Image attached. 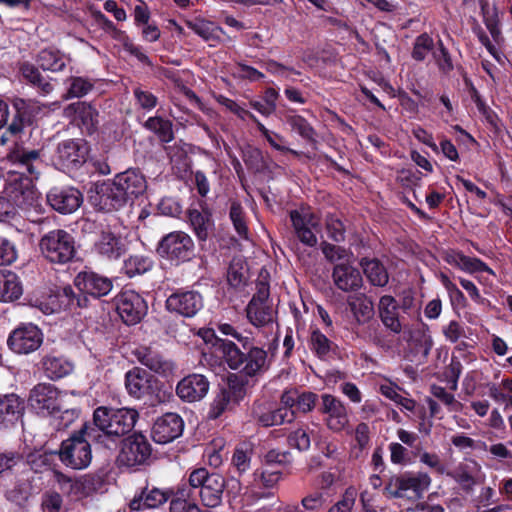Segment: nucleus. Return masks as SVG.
Instances as JSON below:
<instances>
[{
    "label": "nucleus",
    "instance_id": "f257e3e1",
    "mask_svg": "<svg viewBox=\"0 0 512 512\" xmlns=\"http://www.w3.org/2000/svg\"><path fill=\"white\" fill-rule=\"evenodd\" d=\"M10 159L19 170H10L5 177L4 191L17 209L31 213L40 210L39 195L33 185V179L40 175L42 161L39 150L20 148Z\"/></svg>",
    "mask_w": 512,
    "mask_h": 512
},
{
    "label": "nucleus",
    "instance_id": "f03ea898",
    "mask_svg": "<svg viewBox=\"0 0 512 512\" xmlns=\"http://www.w3.org/2000/svg\"><path fill=\"white\" fill-rule=\"evenodd\" d=\"M146 187L143 174L138 170L128 169L116 174L113 179L97 185L95 194L90 197V200L100 211H117L143 194Z\"/></svg>",
    "mask_w": 512,
    "mask_h": 512
},
{
    "label": "nucleus",
    "instance_id": "7ed1b4c3",
    "mask_svg": "<svg viewBox=\"0 0 512 512\" xmlns=\"http://www.w3.org/2000/svg\"><path fill=\"white\" fill-rule=\"evenodd\" d=\"M138 416V412L131 408L98 407L93 413V421L102 434L93 437L108 447L105 439L111 436L120 437L130 432Z\"/></svg>",
    "mask_w": 512,
    "mask_h": 512
},
{
    "label": "nucleus",
    "instance_id": "20e7f679",
    "mask_svg": "<svg viewBox=\"0 0 512 512\" xmlns=\"http://www.w3.org/2000/svg\"><path fill=\"white\" fill-rule=\"evenodd\" d=\"M431 477L426 472L408 471L389 479L384 488L385 494L391 498H406L417 501L431 485Z\"/></svg>",
    "mask_w": 512,
    "mask_h": 512
},
{
    "label": "nucleus",
    "instance_id": "39448f33",
    "mask_svg": "<svg viewBox=\"0 0 512 512\" xmlns=\"http://www.w3.org/2000/svg\"><path fill=\"white\" fill-rule=\"evenodd\" d=\"M87 433V427L84 426L78 433L71 435L62 442L59 458L65 466L82 470L90 465L92 449L89 441L84 437Z\"/></svg>",
    "mask_w": 512,
    "mask_h": 512
},
{
    "label": "nucleus",
    "instance_id": "423d86ee",
    "mask_svg": "<svg viewBox=\"0 0 512 512\" xmlns=\"http://www.w3.org/2000/svg\"><path fill=\"white\" fill-rule=\"evenodd\" d=\"M39 245L44 257L52 263H68L76 253L73 237L62 229L53 230L45 234L41 238Z\"/></svg>",
    "mask_w": 512,
    "mask_h": 512
},
{
    "label": "nucleus",
    "instance_id": "0eeeda50",
    "mask_svg": "<svg viewBox=\"0 0 512 512\" xmlns=\"http://www.w3.org/2000/svg\"><path fill=\"white\" fill-rule=\"evenodd\" d=\"M189 481L193 487H199L197 493L204 506L214 508L221 503L225 488L221 475L210 474L205 468H198L190 473Z\"/></svg>",
    "mask_w": 512,
    "mask_h": 512
},
{
    "label": "nucleus",
    "instance_id": "6e6552de",
    "mask_svg": "<svg viewBox=\"0 0 512 512\" xmlns=\"http://www.w3.org/2000/svg\"><path fill=\"white\" fill-rule=\"evenodd\" d=\"M403 338L406 342L405 359L411 362H425L433 346L429 327L425 323L419 322L404 329Z\"/></svg>",
    "mask_w": 512,
    "mask_h": 512
},
{
    "label": "nucleus",
    "instance_id": "1a4fd4ad",
    "mask_svg": "<svg viewBox=\"0 0 512 512\" xmlns=\"http://www.w3.org/2000/svg\"><path fill=\"white\" fill-rule=\"evenodd\" d=\"M270 287L267 281L256 283V293L246 307L247 319L255 327L272 325L274 311L269 303Z\"/></svg>",
    "mask_w": 512,
    "mask_h": 512
},
{
    "label": "nucleus",
    "instance_id": "9d476101",
    "mask_svg": "<svg viewBox=\"0 0 512 512\" xmlns=\"http://www.w3.org/2000/svg\"><path fill=\"white\" fill-rule=\"evenodd\" d=\"M194 252L192 238L183 231H173L162 237L157 246V253L177 263L189 261Z\"/></svg>",
    "mask_w": 512,
    "mask_h": 512
},
{
    "label": "nucleus",
    "instance_id": "9b49d317",
    "mask_svg": "<svg viewBox=\"0 0 512 512\" xmlns=\"http://www.w3.org/2000/svg\"><path fill=\"white\" fill-rule=\"evenodd\" d=\"M289 217L296 239L305 246L315 247L318 243L316 233L320 230V220L310 208L300 207L291 210Z\"/></svg>",
    "mask_w": 512,
    "mask_h": 512
},
{
    "label": "nucleus",
    "instance_id": "f8f14e48",
    "mask_svg": "<svg viewBox=\"0 0 512 512\" xmlns=\"http://www.w3.org/2000/svg\"><path fill=\"white\" fill-rule=\"evenodd\" d=\"M150 456L151 446L147 438L142 434H133L123 440L117 462L119 466L133 468L144 465Z\"/></svg>",
    "mask_w": 512,
    "mask_h": 512
},
{
    "label": "nucleus",
    "instance_id": "ddd939ff",
    "mask_svg": "<svg viewBox=\"0 0 512 512\" xmlns=\"http://www.w3.org/2000/svg\"><path fill=\"white\" fill-rule=\"evenodd\" d=\"M65 395L52 384L40 383L30 391L28 402L38 414H53L64 407Z\"/></svg>",
    "mask_w": 512,
    "mask_h": 512
},
{
    "label": "nucleus",
    "instance_id": "4468645a",
    "mask_svg": "<svg viewBox=\"0 0 512 512\" xmlns=\"http://www.w3.org/2000/svg\"><path fill=\"white\" fill-rule=\"evenodd\" d=\"M321 413L324 415V422L329 430L334 433L345 431L350 434L349 416L346 405L331 394L321 396Z\"/></svg>",
    "mask_w": 512,
    "mask_h": 512
},
{
    "label": "nucleus",
    "instance_id": "2eb2a0df",
    "mask_svg": "<svg viewBox=\"0 0 512 512\" xmlns=\"http://www.w3.org/2000/svg\"><path fill=\"white\" fill-rule=\"evenodd\" d=\"M88 147L82 139H68L57 145L54 163L62 169L80 167L86 161Z\"/></svg>",
    "mask_w": 512,
    "mask_h": 512
},
{
    "label": "nucleus",
    "instance_id": "dca6fc26",
    "mask_svg": "<svg viewBox=\"0 0 512 512\" xmlns=\"http://www.w3.org/2000/svg\"><path fill=\"white\" fill-rule=\"evenodd\" d=\"M166 308L171 313L191 318L203 308V297L195 290L178 289L166 299Z\"/></svg>",
    "mask_w": 512,
    "mask_h": 512
},
{
    "label": "nucleus",
    "instance_id": "f3484780",
    "mask_svg": "<svg viewBox=\"0 0 512 512\" xmlns=\"http://www.w3.org/2000/svg\"><path fill=\"white\" fill-rule=\"evenodd\" d=\"M116 310L123 322L134 325L146 314L147 304L137 292L125 290L116 299Z\"/></svg>",
    "mask_w": 512,
    "mask_h": 512
},
{
    "label": "nucleus",
    "instance_id": "a211bd4d",
    "mask_svg": "<svg viewBox=\"0 0 512 512\" xmlns=\"http://www.w3.org/2000/svg\"><path fill=\"white\" fill-rule=\"evenodd\" d=\"M246 390L242 384L229 383L214 397L208 411L209 419H217L227 411L233 410L245 397Z\"/></svg>",
    "mask_w": 512,
    "mask_h": 512
},
{
    "label": "nucleus",
    "instance_id": "6ab92c4d",
    "mask_svg": "<svg viewBox=\"0 0 512 512\" xmlns=\"http://www.w3.org/2000/svg\"><path fill=\"white\" fill-rule=\"evenodd\" d=\"M42 333L33 324L23 325L15 329L8 338L11 350L18 354H28L37 350L42 343Z\"/></svg>",
    "mask_w": 512,
    "mask_h": 512
},
{
    "label": "nucleus",
    "instance_id": "aec40b11",
    "mask_svg": "<svg viewBox=\"0 0 512 512\" xmlns=\"http://www.w3.org/2000/svg\"><path fill=\"white\" fill-rule=\"evenodd\" d=\"M188 223L199 243L206 242L214 233L215 223L206 203L201 201L199 208L191 207L187 211Z\"/></svg>",
    "mask_w": 512,
    "mask_h": 512
},
{
    "label": "nucleus",
    "instance_id": "412c9836",
    "mask_svg": "<svg viewBox=\"0 0 512 512\" xmlns=\"http://www.w3.org/2000/svg\"><path fill=\"white\" fill-rule=\"evenodd\" d=\"M82 194L73 187H54L47 193V202L61 214L75 212L82 203Z\"/></svg>",
    "mask_w": 512,
    "mask_h": 512
},
{
    "label": "nucleus",
    "instance_id": "4be33fe9",
    "mask_svg": "<svg viewBox=\"0 0 512 512\" xmlns=\"http://www.w3.org/2000/svg\"><path fill=\"white\" fill-rule=\"evenodd\" d=\"M183 429L184 422L178 414L166 413L155 421L152 438L156 443L167 444L178 438Z\"/></svg>",
    "mask_w": 512,
    "mask_h": 512
},
{
    "label": "nucleus",
    "instance_id": "5701e85b",
    "mask_svg": "<svg viewBox=\"0 0 512 512\" xmlns=\"http://www.w3.org/2000/svg\"><path fill=\"white\" fill-rule=\"evenodd\" d=\"M252 416L263 427L291 423L295 419L294 411L274 408L269 402H255Z\"/></svg>",
    "mask_w": 512,
    "mask_h": 512
},
{
    "label": "nucleus",
    "instance_id": "b1692460",
    "mask_svg": "<svg viewBox=\"0 0 512 512\" xmlns=\"http://www.w3.org/2000/svg\"><path fill=\"white\" fill-rule=\"evenodd\" d=\"M74 283L79 291L95 298L106 296L113 288L111 279L92 271L80 272Z\"/></svg>",
    "mask_w": 512,
    "mask_h": 512
},
{
    "label": "nucleus",
    "instance_id": "393cba45",
    "mask_svg": "<svg viewBox=\"0 0 512 512\" xmlns=\"http://www.w3.org/2000/svg\"><path fill=\"white\" fill-rule=\"evenodd\" d=\"M209 381L201 374H191L184 377L176 387L177 395L186 402H196L206 396Z\"/></svg>",
    "mask_w": 512,
    "mask_h": 512
},
{
    "label": "nucleus",
    "instance_id": "a878e982",
    "mask_svg": "<svg viewBox=\"0 0 512 512\" xmlns=\"http://www.w3.org/2000/svg\"><path fill=\"white\" fill-rule=\"evenodd\" d=\"M155 380L144 369L135 367L125 374V387L130 396L141 399L154 392Z\"/></svg>",
    "mask_w": 512,
    "mask_h": 512
},
{
    "label": "nucleus",
    "instance_id": "bb28decb",
    "mask_svg": "<svg viewBox=\"0 0 512 512\" xmlns=\"http://www.w3.org/2000/svg\"><path fill=\"white\" fill-rule=\"evenodd\" d=\"M24 401L16 394L0 395V428H9L21 421Z\"/></svg>",
    "mask_w": 512,
    "mask_h": 512
},
{
    "label": "nucleus",
    "instance_id": "cd10ccee",
    "mask_svg": "<svg viewBox=\"0 0 512 512\" xmlns=\"http://www.w3.org/2000/svg\"><path fill=\"white\" fill-rule=\"evenodd\" d=\"M94 249L102 257L116 260L125 253L126 243L120 235L108 229L100 233L94 244Z\"/></svg>",
    "mask_w": 512,
    "mask_h": 512
},
{
    "label": "nucleus",
    "instance_id": "c85d7f7f",
    "mask_svg": "<svg viewBox=\"0 0 512 512\" xmlns=\"http://www.w3.org/2000/svg\"><path fill=\"white\" fill-rule=\"evenodd\" d=\"M67 117H72L82 130L91 135L95 132L98 125V111L90 104L77 102L68 105L64 111Z\"/></svg>",
    "mask_w": 512,
    "mask_h": 512
},
{
    "label": "nucleus",
    "instance_id": "c756f323",
    "mask_svg": "<svg viewBox=\"0 0 512 512\" xmlns=\"http://www.w3.org/2000/svg\"><path fill=\"white\" fill-rule=\"evenodd\" d=\"M172 495L173 488L162 490L156 487L151 489L146 487L140 494L134 496L130 501L129 507L135 511L157 508L166 503Z\"/></svg>",
    "mask_w": 512,
    "mask_h": 512
},
{
    "label": "nucleus",
    "instance_id": "7c9ffc66",
    "mask_svg": "<svg viewBox=\"0 0 512 512\" xmlns=\"http://www.w3.org/2000/svg\"><path fill=\"white\" fill-rule=\"evenodd\" d=\"M134 355L142 365L159 375L168 376L174 370L173 363L151 347H139L134 351Z\"/></svg>",
    "mask_w": 512,
    "mask_h": 512
},
{
    "label": "nucleus",
    "instance_id": "2f4dec72",
    "mask_svg": "<svg viewBox=\"0 0 512 512\" xmlns=\"http://www.w3.org/2000/svg\"><path fill=\"white\" fill-rule=\"evenodd\" d=\"M332 279L335 286L344 292L355 291L362 286L360 271L347 263H340L334 266Z\"/></svg>",
    "mask_w": 512,
    "mask_h": 512
},
{
    "label": "nucleus",
    "instance_id": "473e14b6",
    "mask_svg": "<svg viewBox=\"0 0 512 512\" xmlns=\"http://www.w3.org/2000/svg\"><path fill=\"white\" fill-rule=\"evenodd\" d=\"M398 310L399 305L393 296L384 295L380 298L378 312L381 322L387 329L395 334H399L403 330Z\"/></svg>",
    "mask_w": 512,
    "mask_h": 512
},
{
    "label": "nucleus",
    "instance_id": "72a5a7b5",
    "mask_svg": "<svg viewBox=\"0 0 512 512\" xmlns=\"http://www.w3.org/2000/svg\"><path fill=\"white\" fill-rule=\"evenodd\" d=\"M444 260L449 265L455 266L466 273L487 272L493 274L492 269L482 260L466 256L458 251L449 250L445 252Z\"/></svg>",
    "mask_w": 512,
    "mask_h": 512
},
{
    "label": "nucleus",
    "instance_id": "f704fd0d",
    "mask_svg": "<svg viewBox=\"0 0 512 512\" xmlns=\"http://www.w3.org/2000/svg\"><path fill=\"white\" fill-rule=\"evenodd\" d=\"M267 352L259 347H252L244 356V363L241 367L242 372L250 377L258 376L266 372L269 368Z\"/></svg>",
    "mask_w": 512,
    "mask_h": 512
},
{
    "label": "nucleus",
    "instance_id": "c9c22d12",
    "mask_svg": "<svg viewBox=\"0 0 512 512\" xmlns=\"http://www.w3.org/2000/svg\"><path fill=\"white\" fill-rule=\"evenodd\" d=\"M22 283L18 275L9 270H0V301L11 302L21 297Z\"/></svg>",
    "mask_w": 512,
    "mask_h": 512
},
{
    "label": "nucleus",
    "instance_id": "e433bc0d",
    "mask_svg": "<svg viewBox=\"0 0 512 512\" xmlns=\"http://www.w3.org/2000/svg\"><path fill=\"white\" fill-rule=\"evenodd\" d=\"M347 304L358 324H364L374 315L372 300L363 293L351 295L347 298Z\"/></svg>",
    "mask_w": 512,
    "mask_h": 512
},
{
    "label": "nucleus",
    "instance_id": "4c0bfd02",
    "mask_svg": "<svg viewBox=\"0 0 512 512\" xmlns=\"http://www.w3.org/2000/svg\"><path fill=\"white\" fill-rule=\"evenodd\" d=\"M43 368L46 376L55 380L70 374L73 365L62 356L48 355L43 360Z\"/></svg>",
    "mask_w": 512,
    "mask_h": 512
},
{
    "label": "nucleus",
    "instance_id": "58836bf2",
    "mask_svg": "<svg viewBox=\"0 0 512 512\" xmlns=\"http://www.w3.org/2000/svg\"><path fill=\"white\" fill-rule=\"evenodd\" d=\"M361 266L372 285L383 287L388 283L389 276L387 270L380 261L376 259H363Z\"/></svg>",
    "mask_w": 512,
    "mask_h": 512
},
{
    "label": "nucleus",
    "instance_id": "ea45409f",
    "mask_svg": "<svg viewBox=\"0 0 512 512\" xmlns=\"http://www.w3.org/2000/svg\"><path fill=\"white\" fill-rule=\"evenodd\" d=\"M23 78L36 87L42 95H48L53 91V85L46 80L38 68L33 64L25 62L20 67Z\"/></svg>",
    "mask_w": 512,
    "mask_h": 512
},
{
    "label": "nucleus",
    "instance_id": "a19ab883",
    "mask_svg": "<svg viewBox=\"0 0 512 512\" xmlns=\"http://www.w3.org/2000/svg\"><path fill=\"white\" fill-rule=\"evenodd\" d=\"M67 61L68 58L65 55L51 48L41 50L37 56V63L40 67L51 72L62 71Z\"/></svg>",
    "mask_w": 512,
    "mask_h": 512
},
{
    "label": "nucleus",
    "instance_id": "79ce46f5",
    "mask_svg": "<svg viewBox=\"0 0 512 512\" xmlns=\"http://www.w3.org/2000/svg\"><path fill=\"white\" fill-rule=\"evenodd\" d=\"M144 127L154 133L163 143H169L174 139L173 125L168 119L160 116L149 117L145 121Z\"/></svg>",
    "mask_w": 512,
    "mask_h": 512
},
{
    "label": "nucleus",
    "instance_id": "37998d69",
    "mask_svg": "<svg viewBox=\"0 0 512 512\" xmlns=\"http://www.w3.org/2000/svg\"><path fill=\"white\" fill-rule=\"evenodd\" d=\"M217 349L221 351L231 369H240L244 363L245 354L240 351L237 345L231 341L216 339Z\"/></svg>",
    "mask_w": 512,
    "mask_h": 512
},
{
    "label": "nucleus",
    "instance_id": "c03bdc74",
    "mask_svg": "<svg viewBox=\"0 0 512 512\" xmlns=\"http://www.w3.org/2000/svg\"><path fill=\"white\" fill-rule=\"evenodd\" d=\"M310 348L320 359H327L334 351V343L319 329H314L310 335Z\"/></svg>",
    "mask_w": 512,
    "mask_h": 512
},
{
    "label": "nucleus",
    "instance_id": "a18cd8bd",
    "mask_svg": "<svg viewBox=\"0 0 512 512\" xmlns=\"http://www.w3.org/2000/svg\"><path fill=\"white\" fill-rule=\"evenodd\" d=\"M189 26L193 32L209 42L211 46H215L220 41V34L224 33L221 27L208 21L197 20L189 23Z\"/></svg>",
    "mask_w": 512,
    "mask_h": 512
},
{
    "label": "nucleus",
    "instance_id": "49530a36",
    "mask_svg": "<svg viewBox=\"0 0 512 512\" xmlns=\"http://www.w3.org/2000/svg\"><path fill=\"white\" fill-rule=\"evenodd\" d=\"M479 4L483 22L491 36L496 39L501 33L499 29L498 9L495 5H490L488 0H479Z\"/></svg>",
    "mask_w": 512,
    "mask_h": 512
},
{
    "label": "nucleus",
    "instance_id": "de8ad7c7",
    "mask_svg": "<svg viewBox=\"0 0 512 512\" xmlns=\"http://www.w3.org/2000/svg\"><path fill=\"white\" fill-rule=\"evenodd\" d=\"M69 84L65 98H81L87 95L94 87V82L85 77L75 76L67 79Z\"/></svg>",
    "mask_w": 512,
    "mask_h": 512
},
{
    "label": "nucleus",
    "instance_id": "09e8293b",
    "mask_svg": "<svg viewBox=\"0 0 512 512\" xmlns=\"http://www.w3.org/2000/svg\"><path fill=\"white\" fill-rule=\"evenodd\" d=\"M152 260L143 255H132L124 261V270L129 277L143 274L152 267Z\"/></svg>",
    "mask_w": 512,
    "mask_h": 512
},
{
    "label": "nucleus",
    "instance_id": "8fccbe9b",
    "mask_svg": "<svg viewBox=\"0 0 512 512\" xmlns=\"http://www.w3.org/2000/svg\"><path fill=\"white\" fill-rule=\"evenodd\" d=\"M229 217L238 235L244 239L248 236V227L245 218V212L242 205L237 201H232L229 210Z\"/></svg>",
    "mask_w": 512,
    "mask_h": 512
},
{
    "label": "nucleus",
    "instance_id": "3c124183",
    "mask_svg": "<svg viewBox=\"0 0 512 512\" xmlns=\"http://www.w3.org/2000/svg\"><path fill=\"white\" fill-rule=\"evenodd\" d=\"M430 393L433 397L442 402L449 412H460L462 410V403L444 387L434 384L430 387Z\"/></svg>",
    "mask_w": 512,
    "mask_h": 512
},
{
    "label": "nucleus",
    "instance_id": "603ef678",
    "mask_svg": "<svg viewBox=\"0 0 512 512\" xmlns=\"http://www.w3.org/2000/svg\"><path fill=\"white\" fill-rule=\"evenodd\" d=\"M325 230L328 238L334 242H343L345 240V226L343 222L333 214L325 218Z\"/></svg>",
    "mask_w": 512,
    "mask_h": 512
},
{
    "label": "nucleus",
    "instance_id": "864d4df0",
    "mask_svg": "<svg viewBox=\"0 0 512 512\" xmlns=\"http://www.w3.org/2000/svg\"><path fill=\"white\" fill-rule=\"evenodd\" d=\"M287 123L291 128L297 132L302 138L313 141L315 138V130L309 122L300 115H293L287 118Z\"/></svg>",
    "mask_w": 512,
    "mask_h": 512
},
{
    "label": "nucleus",
    "instance_id": "5fc2aeb1",
    "mask_svg": "<svg viewBox=\"0 0 512 512\" xmlns=\"http://www.w3.org/2000/svg\"><path fill=\"white\" fill-rule=\"evenodd\" d=\"M433 48V39L428 34L423 33L415 39L412 58L416 61H423Z\"/></svg>",
    "mask_w": 512,
    "mask_h": 512
},
{
    "label": "nucleus",
    "instance_id": "6e6d98bb",
    "mask_svg": "<svg viewBox=\"0 0 512 512\" xmlns=\"http://www.w3.org/2000/svg\"><path fill=\"white\" fill-rule=\"evenodd\" d=\"M254 123L257 125L258 130L261 132V134L265 137V139L274 149L298 155L297 151L283 145V143H285V140L281 135L268 130L258 119Z\"/></svg>",
    "mask_w": 512,
    "mask_h": 512
},
{
    "label": "nucleus",
    "instance_id": "4d7b16f0",
    "mask_svg": "<svg viewBox=\"0 0 512 512\" xmlns=\"http://www.w3.org/2000/svg\"><path fill=\"white\" fill-rule=\"evenodd\" d=\"M432 55L441 72L447 74L453 70L454 66L451 55L442 40L437 42V48L433 51Z\"/></svg>",
    "mask_w": 512,
    "mask_h": 512
},
{
    "label": "nucleus",
    "instance_id": "13d9d810",
    "mask_svg": "<svg viewBox=\"0 0 512 512\" xmlns=\"http://www.w3.org/2000/svg\"><path fill=\"white\" fill-rule=\"evenodd\" d=\"M215 99L221 106H223L225 109H227L231 113L235 114L240 119L245 120L246 118H249L253 122L257 121V117L254 114H252L248 110L241 107L234 100H232L224 95H216Z\"/></svg>",
    "mask_w": 512,
    "mask_h": 512
},
{
    "label": "nucleus",
    "instance_id": "bf43d9fd",
    "mask_svg": "<svg viewBox=\"0 0 512 512\" xmlns=\"http://www.w3.org/2000/svg\"><path fill=\"white\" fill-rule=\"evenodd\" d=\"M17 258L16 245L6 237L0 236V266L11 265Z\"/></svg>",
    "mask_w": 512,
    "mask_h": 512
},
{
    "label": "nucleus",
    "instance_id": "052dcab7",
    "mask_svg": "<svg viewBox=\"0 0 512 512\" xmlns=\"http://www.w3.org/2000/svg\"><path fill=\"white\" fill-rule=\"evenodd\" d=\"M133 94L136 105L145 111H151L158 103L157 97L152 92L144 90L141 87H136L133 90Z\"/></svg>",
    "mask_w": 512,
    "mask_h": 512
},
{
    "label": "nucleus",
    "instance_id": "680f3d73",
    "mask_svg": "<svg viewBox=\"0 0 512 512\" xmlns=\"http://www.w3.org/2000/svg\"><path fill=\"white\" fill-rule=\"evenodd\" d=\"M356 489L349 487L345 490L342 498L337 501L328 512H351L356 501Z\"/></svg>",
    "mask_w": 512,
    "mask_h": 512
},
{
    "label": "nucleus",
    "instance_id": "e2e57ef3",
    "mask_svg": "<svg viewBox=\"0 0 512 512\" xmlns=\"http://www.w3.org/2000/svg\"><path fill=\"white\" fill-rule=\"evenodd\" d=\"M254 476L255 479H260L263 486L271 488L280 480L282 476V468H270L269 466H264L260 472L256 471Z\"/></svg>",
    "mask_w": 512,
    "mask_h": 512
},
{
    "label": "nucleus",
    "instance_id": "0e129e2a",
    "mask_svg": "<svg viewBox=\"0 0 512 512\" xmlns=\"http://www.w3.org/2000/svg\"><path fill=\"white\" fill-rule=\"evenodd\" d=\"M227 279L231 286L237 287L245 281V269L241 259H233L229 265Z\"/></svg>",
    "mask_w": 512,
    "mask_h": 512
},
{
    "label": "nucleus",
    "instance_id": "69168bd1",
    "mask_svg": "<svg viewBox=\"0 0 512 512\" xmlns=\"http://www.w3.org/2000/svg\"><path fill=\"white\" fill-rule=\"evenodd\" d=\"M320 248L326 260L331 263L348 257V251L345 248L326 241L321 242Z\"/></svg>",
    "mask_w": 512,
    "mask_h": 512
},
{
    "label": "nucleus",
    "instance_id": "338daca9",
    "mask_svg": "<svg viewBox=\"0 0 512 512\" xmlns=\"http://www.w3.org/2000/svg\"><path fill=\"white\" fill-rule=\"evenodd\" d=\"M288 442L291 447L299 451H306L309 449L311 440L307 430L299 428L292 432L288 437Z\"/></svg>",
    "mask_w": 512,
    "mask_h": 512
},
{
    "label": "nucleus",
    "instance_id": "774afa93",
    "mask_svg": "<svg viewBox=\"0 0 512 512\" xmlns=\"http://www.w3.org/2000/svg\"><path fill=\"white\" fill-rule=\"evenodd\" d=\"M251 455L247 448L237 447L233 453L232 464L239 473L246 472L250 467Z\"/></svg>",
    "mask_w": 512,
    "mask_h": 512
}]
</instances>
